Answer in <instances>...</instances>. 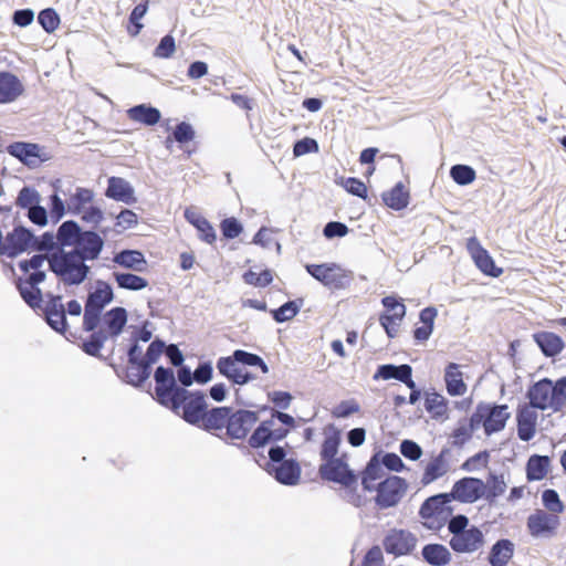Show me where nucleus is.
<instances>
[{"mask_svg": "<svg viewBox=\"0 0 566 566\" xmlns=\"http://www.w3.org/2000/svg\"><path fill=\"white\" fill-rule=\"evenodd\" d=\"M544 506L551 514H559L564 511V504L559 499L558 493L553 489H547L542 494Z\"/></svg>", "mask_w": 566, "mask_h": 566, "instance_id": "6e6d98bb", "label": "nucleus"}, {"mask_svg": "<svg viewBox=\"0 0 566 566\" xmlns=\"http://www.w3.org/2000/svg\"><path fill=\"white\" fill-rule=\"evenodd\" d=\"M486 499L492 501L499 496H501L506 490V483L503 479V475L497 476L495 474H490V479L486 482Z\"/></svg>", "mask_w": 566, "mask_h": 566, "instance_id": "4d7b16f0", "label": "nucleus"}, {"mask_svg": "<svg viewBox=\"0 0 566 566\" xmlns=\"http://www.w3.org/2000/svg\"><path fill=\"white\" fill-rule=\"evenodd\" d=\"M423 560L430 566H446L451 562L450 551L442 544H427L422 547Z\"/></svg>", "mask_w": 566, "mask_h": 566, "instance_id": "c756f323", "label": "nucleus"}, {"mask_svg": "<svg viewBox=\"0 0 566 566\" xmlns=\"http://www.w3.org/2000/svg\"><path fill=\"white\" fill-rule=\"evenodd\" d=\"M41 203V196L39 191L29 186H24L18 193L15 205L21 209H31Z\"/></svg>", "mask_w": 566, "mask_h": 566, "instance_id": "09e8293b", "label": "nucleus"}, {"mask_svg": "<svg viewBox=\"0 0 566 566\" xmlns=\"http://www.w3.org/2000/svg\"><path fill=\"white\" fill-rule=\"evenodd\" d=\"M318 149V143L314 138L304 137L295 142L293 146V155L295 157H301L306 154L317 153Z\"/></svg>", "mask_w": 566, "mask_h": 566, "instance_id": "e2e57ef3", "label": "nucleus"}, {"mask_svg": "<svg viewBox=\"0 0 566 566\" xmlns=\"http://www.w3.org/2000/svg\"><path fill=\"white\" fill-rule=\"evenodd\" d=\"M384 307L390 312L388 314L391 317L398 318L401 321L406 315V306L403 303L399 302L398 298L394 295L385 296L381 300Z\"/></svg>", "mask_w": 566, "mask_h": 566, "instance_id": "052dcab7", "label": "nucleus"}, {"mask_svg": "<svg viewBox=\"0 0 566 566\" xmlns=\"http://www.w3.org/2000/svg\"><path fill=\"white\" fill-rule=\"evenodd\" d=\"M560 524L558 515L544 510H536L528 515L526 526L530 534L536 538H549L555 535Z\"/></svg>", "mask_w": 566, "mask_h": 566, "instance_id": "f8f14e48", "label": "nucleus"}, {"mask_svg": "<svg viewBox=\"0 0 566 566\" xmlns=\"http://www.w3.org/2000/svg\"><path fill=\"white\" fill-rule=\"evenodd\" d=\"M23 92L19 78L9 72H0V104L15 101Z\"/></svg>", "mask_w": 566, "mask_h": 566, "instance_id": "a878e982", "label": "nucleus"}, {"mask_svg": "<svg viewBox=\"0 0 566 566\" xmlns=\"http://www.w3.org/2000/svg\"><path fill=\"white\" fill-rule=\"evenodd\" d=\"M154 378L156 381V395L163 405L170 406L177 411L181 403L187 400L189 390L177 386L174 371L170 368L159 366L156 368Z\"/></svg>", "mask_w": 566, "mask_h": 566, "instance_id": "39448f33", "label": "nucleus"}, {"mask_svg": "<svg viewBox=\"0 0 566 566\" xmlns=\"http://www.w3.org/2000/svg\"><path fill=\"white\" fill-rule=\"evenodd\" d=\"M530 406L518 408L516 415L517 436L522 441H530L536 432L537 412Z\"/></svg>", "mask_w": 566, "mask_h": 566, "instance_id": "b1692460", "label": "nucleus"}, {"mask_svg": "<svg viewBox=\"0 0 566 566\" xmlns=\"http://www.w3.org/2000/svg\"><path fill=\"white\" fill-rule=\"evenodd\" d=\"M535 342L546 357H554L558 355L563 348L564 343L562 338L549 332H543L534 335Z\"/></svg>", "mask_w": 566, "mask_h": 566, "instance_id": "e433bc0d", "label": "nucleus"}, {"mask_svg": "<svg viewBox=\"0 0 566 566\" xmlns=\"http://www.w3.org/2000/svg\"><path fill=\"white\" fill-rule=\"evenodd\" d=\"M172 136L177 143L184 145L191 142L195 138L196 133L189 123L181 122L176 125L175 129L172 130Z\"/></svg>", "mask_w": 566, "mask_h": 566, "instance_id": "680f3d73", "label": "nucleus"}, {"mask_svg": "<svg viewBox=\"0 0 566 566\" xmlns=\"http://www.w3.org/2000/svg\"><path fill=\"white\" fill-rule=\"evenodd\" d=\"M176 50V43L172 35L167 34L165 35L159 44L155 49V56L160 59H168L170 57Z\"/></svg>", "mask_w": 566, "mask_h": 566, "instance_id": "774afa93", "label": "nucleus"}, {"mask_svg": "<svg viewBox=\"0 0 566 566\" xmlns=\"http://www.w3.org/2000/svg\"><path fill=\"white\" fill-rule=\"evenodd\" d=\"M549 458L547 455L534 454L530 457L526 464V476L528 481H539L547 474L549 467Z\"/></svg>", "mask_w": 566, "mask_h": 566, "instance_id": "ea45409f", "label": "nucleus"}, {"mask_svg": "<svg viewBox=\"0 0 566 566\" xmlns=\"http://www.w3.org/2000/svg\"><path fill=\"white\" fill-rule=\"evenodd\" d=\"M113 275L118 287L124 290L140 291L148 285L146 279L133 273L114 272Z\"/></svg>", "mask_w": 566, "mask_h": 566, "instance_id": "37998d69", "label": "nucleus"}, {"mask_svg": "<svg viewBox=\"0 0 566 566\" xmlns=\"http://www.w3.org/2000/svg\"><path fill=\"white\" fill-rule=\"evenodd\" d=\"M38 22L45 32L52 33L60 24V17L54 9L46 8L38 14Z\"/></svg>", "mask_w": 566, "mask_h": 566, "instance_id": "3c124183", "label": "nucleus"}, {"mask_svg": "<svg viewBox=\"0 0 566 566\" xmlns=\"http://www.w3.org/2000/svg\"><path fill=\"white\" fill-rule=\"evenodd\" d=\"M459 365L450 363L444 370V381L447 391L450 396H463L467 392V385L463 380V374L459 370Z\"/></svg>", "mask_w": 566, "mask_h": 566, "instance_id": "c85d7f7f", "label": "nucleus"}, {"mask_svg": "<svg viewBox=\"0 0 566 566\" xmlns=\"http://www.w3.org/2000/svg\"><path fill=\"white\" fill-rule=\"evenodd\" d=\"M114 298L112 286L102 280L96 282L95 290L90 292L84 306L83 329L94 331L97 328L103 310Z\"/></svg>", "mask_w": 566, "mask_h": 566, "instance_id": "423d86ee", "label": "nucleus"}, {"mask_svg": "<svg viewBox=\"0 0 566 566\" xmlns=\"http://www.w3.org/2000/svg\"><path fill=\"white\" fill-rule=\"evenodd\" d=\"M182 418L191 424L201 423L207 411L206 396L202 391H189L187 400L181 403Z\"/></svg>", "mask_w": 566, "mask_h": 566, "instance_id": "aec40b11", "label": "nucleus"}, {"mask_svg": "<svg viewBox=\"0 0 566 566\" xmlns=\"http://www.w3.org/2000/svg\"><path fill=\"white\" fill-rule=\"evenodd\" d=\"M127 115L132 120L147 126L156 125L161 118V114L158 108L146 104H139L130 107L127 111Z\"/></svg>", "mask_w": 566, "mask_h": 566, "instance_id": "f704fd0d", "label": "nucleus"}, {"mask_svg": "<svg viewBox=\"0 0 566 566\" xmlns=\"http://www.w3.org/2000/svg\"><path fill=\"white\" fill-rule=\"evenodd\" d=\"M148 10V1H145L143 3L137 4L133 11L129 14V22L132 23L133 28H128V32L136 36L139 34V32L143 29V23H140V20L145 17Z\"/></svg>", "mask_w": 566, "mask_h": 566, "instance_id": "5fc2aeb1", "label": "nucleus"}, {"mask_svg": "<svg viewBox=\"0 0 566 566\" xmlns=\"http://www.w3.org/2000/svg\"><path fill=\"white\" fill-rule=\"evenodd\" d=\"M7 151L31 169L51 159L44 147L33 143L14 142L7 147Z\"/></svg>", "mask_w": 566, "mask_h": 566, "instance_id": "9d476101", "label": "nucleus"}, {"mask_svg": "<svg viewBox=\"0 0 566 566\" xmlns=\"http://www.w3.org/2000/svg\"><path fill=\"white\" fill-rule=\"evenodd\" d=\"M485 483L472 476H465L458 480L451 490L450 499L462 503H474L485 495Z\"/></svg>", "mask_w": 566, "mask_h": 566, "instance_id": "ddd939ff", "label": "nucleus"}, {"mask_svg": "<svg viewBox=\"0 0 566 566\" xmlns=\"http://www.w3.org/2000/svg\"><path fill=\"white\" fill-rule=\"evenodd\" d=\"M400 453L408 460L417 461L422 455L421 447L413 440L405 439L399 446Z\"/></svg>", "mask_w": 566, "mask_h": 566, "instance_id": "69168bd1", "label": "nucleus"}, {"mask_svg": "<svg viewBox=\"0 0 566 566\" xmlns=\"http://www.w3.org/2000/svg\"><path fill=\"white\" fill-rule=\"evenodd\" d=\"M453 181L460 186H467L474 181L475 170L468 165H454L450 169Z\"/></svg>", "mask_w": 566, "mask_h": 566, "instance_id": "8fccbe9b", "label": "nucleus"}, {"mask_svg": "<svg viewBox=\"0 0 566 566\" xmlns=\"http://www.w3.org/2000/svg\"><path fill=\"white\" fill-rule=\"evenodd\" d=\"M43 312L45 321L52 329L60 334L66 333V310L64 304L62 303L61 295L48 293Z\"/></svg>", "mask_w": 566, "mask_h": 566, "instance_id": "dca6fc26", "label": "nucleus"}, {"mask_svg": "<svg viewBox=\"0 0 566 566\" xmlns=\"http://www.w3.org/2000/svg\"><path fill=\"white\" fill-rule=\"evenodd\" d=\"M105 196L116 201L133 205L137 201L135 190L132 185L120 177L108 178Z\"/></svg>", "mask_w": 566, "mask_h": 566, "instance_id": "4be33fe9", "label": "nucleus"}, {"mask_svg": "<svg viewBox=\"0 0 566 566\" xmlns=\"http://www.w3.org/2000/svg\"><path fill=\"white\" fill-rule=\"evenodd\" d=\"M448 531L451 534L449 545L458 554H473L485 544L483 532L470 524L469 517L463 514L451 516L448 521Z\"/></svg>", "mask_w": 566, "mask_h": 566, "instance_id": "f257e3e1", "label": "nucleus"}, {"mask_svg": "<svg viewBox=\"0 0 566 566\" xmlns=\"http://www.w3.org/2000/svg\"><path fill=\"white\" fill-rule=\"evenodd\" d=\"M305 269L310 275L328 289H344L348 283L347 274L336 263L306 264Z\"/></svg>", "mask_w": 566, "mask_h": 566, "instance_id": "6e6552de", "label": "nucleus"}, {"mask_svg": "<svg viewBox=\"0 0 566 566\" xmlns=\"http://www.w3.org/2000/svg\"><path fill=\"white\" fill-rule=\"evenodd\" d=\"M258 420L259 416L255 411L245 409L231 411L227 426V433L232 439H244Z\"/></svg>", "mask_w": 566, "mask_h": 566, "instance_id": "f3484780", "label": "nucleus"}, {"mask_svg": "<svg viewBox=\"0 0 566 566\" xmlns=\"http://www.w3.org/2000/svg\"><path fill=\"white\" fill-rule=\"evenodd\" d=\"M78 223L73 220L64 221L56 231V239L59 242V250L67 247H74L76 241L80 239L82 232Z\"/></svg>", "mask_w": 566, "mask_h": 566, "instance_id": "72a5a7b5", "label": "nucleus"}, {"mask_svg": "<svg viewBox=\"0 0 566 566\" xmlns=\"http://www.w3.org/2000/svg\"><path fill=\"white\" fill-rule=\"evenodd\" d=\"M407 489V483L402 478L391 475L378 483L375 488L377 495L375 502L380 509L396 506L402 499Z\"/></svg>", "mask_w": 566, "mask_h": 566, "instance_id": "1a4fd4ad", "label": "nucleus"}, {"mask_svg": "<svg viewBox=\"0 0 566 566\" xmlns=\"http://www.w3.org/2000/svg\"><path fill=\"white\" fill-rule=\"evenodd\" d=\"M424 407L434 417H441L447 411V401L442 395L432 392L427 395Z\"/></svg>", "mask_w": 566, "mask_h": 566, "instance_id": "603ef678", "label": "nucleus"}, {"mask_svg": "<svg viewBox=\"0 0 566 566\" xmlns=\"http://www.w3.org/2000/svg\"><path fill=\"white\" fill-rule=\"evenodd\" d=\"M243 280L247 284L264 287L272 283L273 276L270 270H264L261 273L249 270L243 274Z\"/></svg>", "mask_w": 566, "mask_h": 566, "instance_id": "13d9d810", "label": "nucleus"}, {"mask_svg": "<svg viewBox=\"0 0 566 566\" xmlns=\"http://www.w3.org/2000/svg\"><path fill=\"white\" fill-rule=\"evenodd\" d=\"M417 542V537L411 532L394 528L384 537L382 545L388 554L402 556L410 554Z\"/></svg>", "mask_w": 566, "mask_h": 566, "instance_id": "4468645a", "label": "nucleus"}, {"mask_svg": "<svg viewBox=\"0 0 566 566\" xmlns=\"http://www.w3.org/2000/svg\"><path fill=\"white\" fill-rule=\"evenodd\" d=\"M526 397L534 409L560 411L566 405V377L555 382L543 378L528 388Z\"/></svg>", "mask_w": 566, "mask_h": 566, "instance_id": "7ed1b4c3", "label": "nucleus"}, {"mask_svg": "<svg viewBox=\"0 0 566 566\" xmlns=\"http://www.w3.org/2000/svg\"><path fill=\"white\" fill-rule=\"evenodd\" d=\"M66 200L63 201L55 192L50 196V217L54 223L59 222L65 214Z\"/></svg>", "mask_w": 566, "mask_h": 566, "instance_id": "0e129e2a", "label": "nucleus"}, {"mask_svg": "<svg viewBox=\"0 0 566 566\" xmlns=\"http://www.w3.org/2000/svg\"><path fill=\"white\" fill-rule=\"evenodd\" d=\"M127 323V312L124 307H114L103 316V325L107 328L109 336L115 338L120 335Z\"/></svg>", "mask_w": 566, "mask_h": 566, "instance_id": "2f4dec72", "label": "nucleus"}, {"mask_svg": "<svg viewBox=\"0 0 566 566\" xmlns=\"http://www.w3.org/2000/svg\"><path fill=\"white\" fill-rule=\"evenodd\" d=\"M450 494L439 493L428 497L420 506L419 515L428 530L438 531L451 518Z\"/></svg>", "mask_w": 566, "mask_h": 566, "instance_id": "0eeeda50", "label": "nucleus"}, {"mask_svg": "<svg viewBox=\"0 0 566 566\" xmlns=\"http://www.w3.org/2000/svg\"><path fill=\"white\" fill-rule=\"evenodd\" d=\"M218 371L235 385H245L255 377L247 371L232 358V356L220 357L217 361Z\"/></svg>", "mask_w": 566, "mask_h": 566, "instance_id": "412c9836", "label": "nucleus"}, {"mask_svg": "<svg viewBox=\"0 0 566 566\" xmlns=\"http://www.w3.org/2000/svg\"><path fill=\"white\" fill-rule=\"evenodd\" d=\"M385 205L394 210H402L409 203V192L402 182L395 185L392 189L382 193Z\"/></svg>", "mask_w": 566, "mask_h": 566, "instance_id": "4c0bfd02", "label": "nucleus"}, {"mask_svg": "<svg viewBox=\"0 0 566 566\" xmlns=\"http://www.w3.org/2000/svg\"><path fill=\"white\" fill-rule=\"evenodd\" d=\"M17 287L23 301L32 308H41L42 292L39 286L28 285L21 277L17 281Z\"/></svg>", "mask_w": 566, "mask_h": 566, "instance_id": "a19ab883", "label": "nucleus"}, {"mask_svg": "<svg viewBox=\"0 0 566 566\" xmlns=\"http://www.w3.org/2000/svg\"><path fill=\"white\" fill-rule=\"evenodd\" d=\"M511 413L506 405L480 402L471 416V428L483 427L486 436L502 431Z\"/></svg>", "mask_w": 566, "mask_h": 566, "instance_id": "20e7f679", "label": "nucleus"}, {"mask_svg": "<svg viewBox=\"0 0 566 566\" xmlns=\"http://www.w3.org/2000/svg\"><path fill=\"white\" fill-rule=\"evenodd\" d=\"M49 270L64 285H80L87 279L91 272V268L81 255L64 249L51 253Z\"/></svg>", "mask_w": 566, "mask_h": 566, "instance_id": "f03ea898", "label": "nucleus"}, {"mask_svg": "<svg viewBox=\"0 0 566 566\" xmlns=\"http://www.w3.org/2000/svg\"><path fill=\"white\" fill-rule=\"evenodd\" d=\"M273 426V420H265L261 422L258 428L253 431L249 439V444L252 448H261L264 447L268 442L271 441V427Z\"/></svg>", "mask_w": 566, "mask_h": 566, "instance_id": "de8ad7c7", "label": "nucleus"}, {"mask_svg": "<svg viewBox=\"0 0 566 566\" xmlns=\"http://www.w3.org/2000/svg\"><path fill=\"white\" fill-rule=\"evenodd\" d=\"M384 474L385 471L382 464L376 459V457H373L363 473L361 484L364 490L368 492L374 491L376 486H367V482L379 480Z\"/></svg>", "mask_w": 566, "mask_h": 566, "instance_id": "49530a36", "label": "nucleus"}, {"mask_svg": "<svg viewBox=\"0 0 566 566\" xmlns=\"http://www.w3.org/2000/svg\"><path fill=\"white\" fill-rule=\"evenodd\" d=\"M324 434L325 439L319 452L321 458L324 460V462L338 459L336 455L338 453V448L342 441L339 430L331 424L324 430Z\"/></svg>", "mask_w": 566, "mask_h": 566, "instance_id": "c9c22d12", "label": "nucleus"}, {"mask_svg": "<svg viewBox=\"0 0 566 566\" xmlns=\"http://www.w3.org/2000/svg\"><path fill=\"white\" fill-rule=\"evenodd\" d=\"M300 311L296 301H289L279 308L271 311L275 322L283 323L292 319Z\"/></svg>", "mask_w": 566, "mask_h": 566, "instance_id": "864d4df0", "label": "nucleus"}, {"mask_svg": "<svg viewBox=\"0 0 566 566\" xmlns=\"http://www.w3.org/2000/svg\"><path fill=\"white\" fill-rule=\"evenodd\" d=\"M447 449L440 451V453L432 458V460L426 465L424 472L421 478V484L427 486L436 480L442 478L449 471V464L446 455Z\"/></svg>", "mask_w": 566, "mask_h": 566, "instance_id": "393cba45", "label": "nucleus"}, {"mask_svg": "<svg viewBox=\"0 0 566 566\" xmlns=\"http://www.w3.org/2000/svg\"><path fill=\"white\" fill-rule=\"evenodd\" d=\"M31 250L45 254L59 251L56 233L46 231L40 237L33 234Z\"/></svg>", "mask_w": 566, "mask_h": 566, "instance_id": "c03bdc74", "label": "nucleus"}, {"mask_svg": "<svg viewBox=\"0 0 566 566\" xmlns=\"http://www.w3.org/2000/svg\"><path fill=\"white\" fill-rule=\"evenodd\" d=\"M410 365L402 364V365H392V364H385L380 365L377 368V371L374 375V379H397L399 381H402L403 378H406L407 373L410 370Z\"/></svg>", "mask_w": 566, "mask_h": 566, "instance_id": "79ce46f5", "label": "nucleus"}, {"mask_svg": "<svg viewBox=\"0 0 566 566\" xmlns=\"http://www.w3.org/2000/svg\"><path fill=\"white\" fill-rule=\"evenodd\" d=\"M268 471L275 478L277 482L284 485L297 484L301 476V468L298 463L293 459H289L277 465L272 464L269 467Z\"/></svg>", "mask_w": 566, "mask_h": 566, "instance_id": "5701e85b", "label": "nucleus"}, {"mask_svg": "<svg viewBox=\"0 0 566 566\" xmlns=\"http://www.w3.org/2000/svg\"><path fill=\"white\" fill-rule=\"evenodd\" d=\"M467 249L472 256L475 265L486 275L499 277L503 270L497 268L490 253L481 245L475 237L468 239Z\"/></svg>", "mask_w": 566, "mask_h": 566, "instance_id": "6ab92c4d", "label": "nucleus"}, {"mask_svg": "<svg viewBox=\"0 0 566 566\" xmlns=\"http://www.w3.org/2000/svg\"><path fill=\"white\" fill-rule=\"evenodd\" d=\"M51 256V253L45 254L42 252H39L38 254L32 255L30 259L22 260L19 262V268L23 273H29L33 270H41L44 262L49 263V259Z\"/></svg>", "mask_w": 566, "mask_h": 566, "instance_id": "bf43d9fd", "label": "nucleus"}, {"mask_svg": "<svg viewBox=\"0 0 566 566\" xmlns=\"http://www.w3.org/2000/svg\"><path fill=\"white\" fill-rule=\"evenodd\" d=\"M186 220L191 223L200 233L199 237L202 241L211 244L216 241V231L211 223L201 216L195 208H187L185 210Z\"/></svg>", "mask_w": 566, "mask_h": 566, "instance_id": "bb28decb", "label": "nucleus"}, {"mask_svg": "<svg viewBox=\"0 0 566 566\" xmlns=\"http://www.w3.org/2000/svg\"><path fill=\"white\" fill-rule=\"evenodd\" d=\"M32 239L33 232L30 229L23 226L14 227L13 230L8 232L4 237L2 255L13 259L19 254L31 250Z\"/></svg>", "mask_w": 566, "mask_h": 566, "instance_id": "2eb2a0df", "label": "nucleus"}, {"mask_svg": "<svg viewBox=\"0 0 566 566\" xmlns=\"http://www.w3.org/2000/svg\"><path fill=\"white\" fill-rule=\"evenodd\" d=\"M231 356L239 365L259 367L263 374L269 373L266 363L256 354L243 349H235Z\"/></svg>", "mask_w": 566, "mask_h": 566, "instance_id": "a18cd8bd", "label": "nucleus"}, {"mask_svg": "<svg viewBox=\"0 0 566 566\" xmlns=\"http://www.w3.org/2000/svg\"><path fill=\"white\" fill-rule=\"evenodd\" d=\"M220 228L222 235L227 239H234L243 231L242 224L233 217L223 219Z\"/></svg>", "mask_w": 566, "mask_h": 566, "instance_id": "338daca9", "label": "nucleus"}, {"mask_svg": "<svg viewBox=\"0 0 566 566\" xmlns=\"http://www.w3.org/2000/svg\"><path fill=\"white\" fill-rule=\"evenodd\" d=\"M113 261L123 268L136 272H143L147 266L144 254L138 250H122L114 255Z\"/></svg>", "mask_w": 566, "mask_h": 566, "instance_id": "473e14b6", "label": "nucleus"}, {"mask_svg": "<svg viewBox=\"0 0 566 566\" xmlns=\"http://www.w3.org/2000/svg\"><path fill=\"white\" fill-rule=\"evenodd\" d=\"M93 199L94 192L91 189L76 187L75 192L71 193L66 199L67 211L72 214H80Z\"/></svg>", "mask_w": 566, "mask_h": 566, "instance_id": "58836bf2", "label": "nucleus"}, {"mask_svg": "<svg viewBox=\"0 0 566 566\" xmlns=\"http://www.w3.org/2000/svg\"><path fill=\"white\" fill-rule=\"evenodd\" d=\"M515 546L512 541H496L490 549L488 560L491 566H506L514 555Z\"/></svg>", "mask_w": 566, "mask_h": 566, "instance_id": "cd10ccee", "label": "nucleus"}, {"mask_svg": "<svg viewBox=\"0 0 566 566\" xmlns=\"http://www.w3.org/2000/svg\"><path fill=\"white\" fill-rule=\"evenodd\" d=\"M318 473L323 480L339 483L345 488L357 483V475L348 467L344 455L322 463Z\"/></svg>", "mask_w": 566, "mask_h": 566, "instance_id": "9b49d317", "label": "nucleus"}, {"mask_svg": "<svg viewBox=\"0 0 566 566\" xmlns=\"http://www.w3.org/2000/svg\"><path fill=\"white\" fill-rule=\"evenodd\" d=\"M231 411V407H214L207 410L200 427L207 431L227 428Z\"/></svg>", "mask_w": 566, "mask_h": 566, "instance_id": "7c9ffc66", "label": "nucleus"}, {"mask_svg": "<svg viewBox=\"0 0 566 566\" xmlns=\"http://www.w3.org/2000/svg\"><path fill=\"white\" fill-rule=\"evenodd\" d=\"M104 248V239L95 231L84 230L71 250L83 258L84 261L96 260Z\"/></svg>", "mask_w": 566, "mask_h": 566, "instance_id": "a211bd4d", "label": "nucleus"}]
</instances>
